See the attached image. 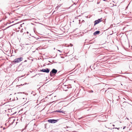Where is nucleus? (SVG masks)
Returning a JSON list of instances; mask_svg holds the SVG:
<instances>
[{"mask_svg":"<svg viewBox=\"0 0 132 132\" xmlns=\"http://www.w3.org/2000/svg\"><path fill=\"white\" fill-rule=\"evenodd\" d=\"M40 71L48 73L50 71V70L48 68H46L45 69H43L40 70Z\"/></svg>","mask_w":132,"mask_h":132,"instance_id":"3","label":"nucleus"},{"mask_svg":"<svg viewBox=\"0 0 132 132\" xmlns=\"http://www.w3.org/2000/svg\"><path fill=\"white\" fill-rule=\"evenodd\" d=\"M125 128H126V127L125 126L124 127H123V129H125Z\"/></svg>","mask_w":132,"mask_h":132,"instance_id":"9","label":"nucleus"},{"mask_svg":"<svg viewBox=\"0 0 132 132\" xmlns=\"http://www.w3.org/2000/svg\"><path fill=\"white\" fill-rule=\"evenodd\" d=\"M48 121L49 122L51 123H55L56 122L57 120L54 119H50L48 120Z\"/></svg>","mask_w":132,"mask_h":132,"instance_id":"4","label":"nucleus"},{"mask_svg":"<svg viewBox=\"0 0 132 132\" xmlns=\"http://www.w3.org/2000/svg\"><path fill=\"white\" fill-rule=\"evenodd\" d=\"M102 21V19H99L98 20H96L94 21V25L98 24L100 22Z\"/></svg>","mask_w":132,"mask_h":132,"instance_id":"5","label":"nucleus"},{"mask_svg":"<svg viewBox=\"0 0 132 132\" xmlns=\"http://www.w3.org/2000/svg\"><path fill=\"white\" fill-rule=\"evenodd\" d=\"M15 120H14L13 121H14Z\"/></svg>","mask_w":132,"mask_h":132,"instance_id":"17","label":"nucleus"},{"mask_svg":"<svg viewBox=\"0 0 132 132\" xmlns=\"http://www.w3.org/2000/svg\"><path fill=\"white\" fill-rule=\"evenodd\" d=\"M70 45H71V46H72V44H70Z\"/></svg>","mask_w":132,"mask_h":132,"instance_id":"14","label":"nucleus"},{"mask_svg":"<svg viewBox=\"0 0 132 132\" xmlns=\"http://www.w3.org/2000/svg\"><path fill=\"white\" fill-rule=\"evenodd\" d=\"M27 34H28V32H27Z\"/></svg>","mask_w":132,"mask_h":132,"instance_id":"16","label":"nucleus"},{"mask_svg":"<svg viewBox=\"0 0 132 132\" xmlns=\"http://www.w3.org/2000/svg\"><path fill=\"white\" fill-rule=\"evenodd\" d=\"M115 128L117 129H119V128Z\"/></svg>","mask_w":132,"mask_h":132,"instance_id":"11","label":"nucleus"},{"mask_svg":"<svg viewBox=\"0 0 132 132\" xmlns=\"http://www.w3.org/2000/svg\"><path fill=\"white\" fill-rule=\"evenodd\" d=\"M57 72V70L54 69H53L50 72V75L52 77L54 76Z\"/></svg>","mask_w":132,"mask_h":132,"instance_id":"1","label":"nucleus"},{"mask_svg":"<svg viewBox=\"0 0 132 132\" xmlns=\"http://www.w3.org/2000/svg\"><path fill=\"white\" fill-rule=\"evenodd\" d=\"M54 112H59L60 113H64L65 112V111H59V110H56L54 111Z\"/></svg>","mask_w":132,"mask_h":132,"instance_id":"6","label":"nucleus"},{"mask_svg":"<svg viewBox=\"0 0 132 132\" xmlns=\"http://www.w3.org/2000/svg\"><path fill=\"white\" fill-rule=\"evenodd\" d=\"M113 126H114V125H113Z\"/></svg>","mask_w":132,"mask_h":132,"instance_id":"13","label":"nucleus"},{"mask_svg":"<svg viewBox=\"0 0 132 132\" xmlns=\"http://www.w3.org/2000/svg\"><path fill=\"white\" fill-rule=\"evenodd\" d=\"M27 61L26 60H25L24 61V62H27Z\"/></svg>","mask_w":132,"mask_h":132,"instance_id":"12","label":"nucleus"},{"mask_svg":"<svg viewBox=\"0 0 132 132\" xmlns=\"http://www.w3.org/2000/svg\"><path fill=\"white\" fill-rule=\"evenodd\" d=\"M59 111H63L62 110V109H61Z\"/></svg>","mask_w":132,"mask_h":132,"instance_id":"10","label":"nucleus"},{"mask_svg":"<svg viewBox=\"0 0 132 132\" xmlns=\"http://www.w3.org/2000/svg\"><path fill=\"white\" fill-rule=\"evenodd\" d=\"M54 50H55V48H54Z\"/></svg>","mask_w":132,"mask_h":132,"instance_id":"15","label":"nucleus"},{"mask_svg":"<svg viewBox=\"0 0 132 132\" xmlns=\"http://www.w3.org/2000/svg\"><path fill=\"white\" fill-rule=\"evenodd\" d=\"M100 32V31H95L94 33V35H96L98 34Z\"/></svg>","mask_w":132,"mask_h":132,"instance_id":"7","label":"nucleus"},{"mask_svg":"<svg viewBox=\"0 0 132 132\" xmlns=\"http://www.w3.org/2000/svg\"><path fill=\"white\" fill-rule=\"evenodd\" d=\"M58 51L60 52H62V51H61L60 50H57Z\"/></svg>","mask_w":132,"mask_h":132,"instance_id":"8","label":"nucleus"},{"mask_svg":"<svg viewBox=\"0 0 132 132\" xmlns=\"http://www.w3.org/2000/svg\"><path fill=\"white\" fill-rule=\"evenodd\" d=\"M23 58L22 57H20L17 59H15L13 61V62L15 63H18L20 62L22 60Z\"/></svg>","mask_w":132,"mask_h":132,"instance_id":"2","label":"nucleus"}]
</instances>
